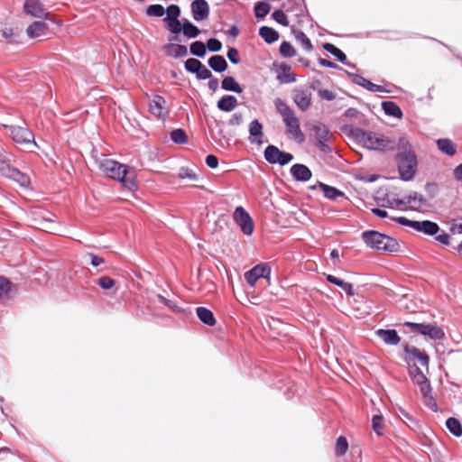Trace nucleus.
<instances>
[{
    "label": "nucleus",
    "mask_w": 462,
    "mask_h": 462,
    "mask_svg": "<svg viewBox=\"0 0 462 462\" xmlns=\"http://www.w3.org/2000/svg\"><path fill=\"white\" fill-rule=\"evenodd\" d=\"M398 171L403 180H411L416 172L417 159L413 152H399L397 154Z\"/></svg>",
    "instance_id": "423d86ee"
},
{
    "label": "nucleus",
    "mask_w": 462,
    "mask_h": 462,
    "mask_svg": "<svg viewBox=\"0 0 462 462\" xmlns=\"http://www.w3.org/2000/svg\"><path fill=\"white\" fill-rule=\"evenodd\" d=\"M327 281L342 288L348 296H353L355 294L353 285L351 283L346 282L331 274L327 276Z\"/></svg>",
    "instance_id": "2f4dec72"
},
{
    "label": "nucleus",
    "mask_w": 462,
    "mask_h": 462,
    "mask_svg": "<svg viewBox=\"0 0 462 462\" xmlns=\"http://www.w3.org/2000/svg\"><path fill=\"white\" fill-rule=\"evenodd\" d=\"M233 217L245 235L250 236L253 234L254 227L253 219L243 207H237L235 209Z\"/></svg>",
    "instance_id": "9b49d317"
},
{
    "label": "nucleus",
    "mask_w": 462,
    "mask_h": 462,
    "mask_svg": "<svg viewBox=\"0 0 462 462\" xmlns=\"http://www.w3.org/2000/svg\"><path fill=\"white\" fill-rule=\"evenodd\" d=\"M324 50L331 53L333 56H335L339 61L345 62L346 60V54L339 50L337 47L331 43H325L323 45Z\"/></svg>",
    "instance_id": "a19ab883"
},
{
    "label": "nucleus",
    "mask_w": 462,
    "mask_h": 462,
    "mask_svg": "<svg viewBox=\"0 0 462 462\" xmlns=\"http://www.w3.org/2000/svg\"><path fill=\"white\" fill-rule=\"evenodd\" d=\"M10 287L11 282L7 279L0 277V298L7 295L10 291Z\"/></svg>",
    "instance_id": "6e6d98bb"
},
{
    "label": "nucleus",
    "mask_w": 462,
    "mask_h": 462,
    "mask_svg": "<svg viewBox=\"0 0 462 462\" xmlns=\"http://www.w3.org/2000/svg\"><path fill=\"white\" fill-rule=\"evenodd\" d=\"M362 238L367 246L376 250L392 253L397 251L399 247L394 238L373 230L363 232Z\"/></svg>",
    "instance_id": "20e7f679"
},
{
    "label": "nucleus",
    "mask_w": 462,
    "mask_h": 462,
    "mask_svg": "<svg viewBox=\"0 0 462 462\" xmlns=\"http://www.w3.org/2000/svg\"><path fill=\"white\" fill-rule=\"evenodd\" d=\"M48 25L43 22H33L26 29V33L29 38L34 39L44 36L48 32Z\"/></svg>",
    "instance_id": "412c9836"
},
{
    "label": "nucleus",
    "mask_w": 462,
    "mask_h": 462,
    "mask_svg": "<svg viewBox=\"0 0 462 462\" xmlns=\"http://www.w3.org/2000/svg\"><path fill=\"white\" fill-rule=\"evenodd\" d=\"M409 374L412 382L416 384L425 382V380L428 379L416 363L409 365Z\"/></svg>",
    "instance_id": "f704fd0d"
},
{
    "label": "nucleus",
    "mask_w": 462,
    "mask_h": 462,
    "mask_svg": "<svg viewBox=\"0 0 462 462\" xmlns=\"http://www.w3.org/2000/svg\"><path fill=\"white\" fill-rule=\"evenodd\" d=\"M274 106L277 112L282 116V121L287 127V132L294 139L303 142L305 137L300 127V121L295 116L294 111L281 98L274 100Z\"/></svg>",
    "instance_id": "f03ea898"
},
{
    "label": "nucleus",
    "mask_w": 462,
    "mask_h": 462,
    "mask_svg": "<svg viewBox=\"0 0 462 462\" xmlns=\"http://www.w3.org/2000/svg\"><path fill=\"white\" fill-rule=\"evenodd\" d=\"M199 319L208 326H213L216 322L214 315L211 310L205 307H199L196 310Z\"/></svg>",
    "instance_id": "7c9ffc66"
},
{
    "label": "nucleus",
    "mask_w": 462,
    "mask_h": 462,
    "mask_svg": "<svg viewBox=\"0 0 462 462\" xmlns=\"http://www.w3.org/2000/svg\"><path fill=\"white\" fill-rule=\"evenodd\" d=\"M319 96L322 99H326L328 101L334 100L336 98V95L334 92L328 90V89H319Z\"/></svg>",
    "instance_id": "69168bd1"
},
{
    "label": "nucleus",
    "mask_w": 462,
    "mask_h": 462,
    "mask_svg": "<svg viewBox=\"0 0 462 462\" xmlns=\"http://www.w3.org/2000/svg\"><path fill=\"white\" fill-rule=\"evenodd\" d=\"M208 66L216 72H224L227 69V62L221 55H214L208 60Z\"/></svg>",
    "instance_id": "a878e982"
},
{
    "label": "nucleus",
    "mask_w": 462,
    "mask_h": 462,
    "mask_svg": "<svg viewBox=\"0 0 462 462\" xmlns=\"http://www.w3.org/2000/svg\"><path fill=\"white\" fill-rule=\"evenodd\" d=\"M280 52L283 57L291 58L296 55V51L288 42H282L280 46Z\"/></svg>",
    "instance_id": "09e8293b"
},
{
    "label": "nucleus",
    "mask_w": 462,
    "mask_h": 462,
    "mask_svg": "<svg viewBox=\"0 0 462 462\" xmlns=\"http://www.w3.org/2000/svg\"><path fill=\"white\" fill-rule=\"evenodd\" d=\"M165 13V9L161 5H151L146 8V14L148 16L162 17Z\"/></svg>",
    "instance_id": "a18cd8bd"
},
{
    "label": "nucleus",
    "mask_w": 462,
    "mask_h": 462,
    "mask_svg": "<svg viewBox=\"0 0 462 462\" xmlns=\"http://www.w3.org/2000/svg\"><path fill=\"white\" fill-rule=\"evenodd\" d=\"M295 39L301 44V46L307 51H310L313 49L312 43L308 36L302 32L298 30H292Z\"/></svg>",
    "instance_id": "4c0bfd02"
},
{
    "label": "nucleus",
    "mask_w": 462,
    "mask_h": 462,
    "mask_svg": "<svg viewBox=\"0 0 462 462\" xmlns=\"http://www.w3.org/2000/svg\"><path fill=\"white\" fill-rule=\"evenodd\" d=\"M221 88L224 89V90H226V91H233L235 93H242L243 92V88L242 87L236 82V80L231 77V76H227V77H225L221 82Z\"/></svg>",
    "instance_id": "bb28decb"
},
{
    "label": "nucleus",
    "mask_w": 462,
    "mask_h": 462,
    "mask_svg": "<svg viewBox=\"0 0 462 462\" xmlns=\"http://www.w3.org/2000/svg\"><path fill=\"white\" fill-rule=\"evenodd\" d=\"M437 146L441 152L448 156H453L457 152L456 143L448 138L439 139L437 141Z\"/></svg>",
    "instance_id": "393cba45"
},
{
    "label": "nucleus",
    "mask_w": 462,
    "mask_h": 462,
    "mask_svg": "<svg viewBox=\"0 0 462 462\" xmlns=\"http://www.w3.org/2000/svg\"><path fill=\"white\" fill-rule=\"evenodd\" d=\"M424 323L420 322H410L406 321L402 324H400L401 330L403 333H412L415 335H420L422 328H423Z\"/></svg>",
    "instance_id": "72a5a7b5"
},
{
    "label": "nucleus",
    "mask_w": 462,
    "mask_h": 462,
    "mask_svg": "<svg viewBox=\"0 0 462 462\" xmlns=\"http://www.w3.org/2000/svg\"><path fill=\"white\" fill-rule=\"evenodd\" d=\"M196 75L199 79H208L212 77L211 71L208 69H207L203 64L201 65V68L199 69Z\"/></svg>",
    "instance_id": "bf43d9fd"
},
{
    "label": "nucleus",
    "mask_w": 462,
    "mask_h": 462,
    "mask_svg": "<svg viewBox=\"0 0 462 462\" xmlns=\"http://www.w3.org/2000/svg\"><path fill=\"white\" fill-rule=\"evenodd\" d=\"M383 420V415H381V414L374 415L372 418L373 430L378 436H381L383 434V431H382L383 430V425H382Z\"/></svg>",
    "instance_id": "3c124183"
},
{
    "label": "nucleus",
    "mask_w": 462,
    "mask_h": 462,
    "mask_svg": "<svg viewBox=\"0 0 462 462\" xmlns=\"http://www.w3.org/2000/svg\"><path fill=\"white\" fill-rule=\"evenodd\" d=\"M319 187L324 193V196L329 199H336L337 197L344 196V193L337 189L328 186L324 183H319Z\"/></svg>",
    "instance_id": "58836bf2"
},
{
    "label": "nucleus",
    "mask_w": 462,
    "mask_h": 462,
    "mask_svg": "<svg viewBox=\"0 0 462 462\" xmlns=\"http://www.w3.org/2000/svg\"><path fill=\"white\" fill-rule=\"evenodd\" d=\"M271 273V270L267 264H257L250 271L245 273V281L251 285L254 286L256 281L260 278H269Z\"/></svg>",
    "instance_id": "ddd939ff"
},
{
    "label": "nucleus",
    "mask_w": 462,
    "mask_h": 462,
    "mask_svg": "<svg viewBox=\"0 0 462 462\" xmlns=\"http://www.w3.org/2000/svg\"><path fill=\"white\" fill-rule=\"evenodd\" d=\"M243 122V115L241 113H236L229 119L228 124L230 125H240Z\"/></svg>",
    "instance_id": "774afa93"
},
{
    "label": "nucleus",
    "mask_w": 462,
    "mask_h": 462,
    "mask_svg": "<svg viewBox=\"0 0 462 462\" xmlns=\"http://www.w3.org/2000/svg\"><path fill=\"white\" fill-rule=\"evenodd\" d=\"M376 336L387 345L395 346L400 343V337L395 329H377Z\"/></svg>",
    "instance_id": "6ab92c4d"
},
{
    "label": "nucleus",
    "mask_w": 462,
    "mask_h": 462,
    "mask_svg": "<svg viewBox=\"0 0 462 462\" xmlns=\"http://www.w3.org/2000/svg\"><path fill=\"white\" fill-rule=\"evenodd\" d=\"M446 427L451 434L455 437L462 436V425L461 422L455 417H449L446 420Z\"/></svg>",
    "instance_id": "473e14b6"
},
{
    "label": "nucleus",
    "mask_w": 462,
    "mask_h": 462,
    "mask_svg": "<svg viewBox=\"0 0 462 462\" xmlns=\"http://www.w3.org/2000/svg\"><path fill=\"white\" fill-rule=\"evenodd\" d=\"M206 51H207V47L200 41L194 42L190 45V53L194 56L204 57L206 54Z\"/></svg>",
    "instance_id": "79ce46f5"
},
{
    "label": "nucleus",
    "mask_w": 462,
    "mask_h": 462,
    "mask_svg": "<svg viewBox=\"0 0 462 462\" xmlns=\"http://www.w3.org/2000/svg\"><path fill=\"white\" fill-rule=\"evenodd\" d=\"M382 107L384 113L388 116H392L395 118H402V112L398 105L393 101H384L382 103Z\"/></svg>",
    "instance_id": "c756f323"
},
{
    "label": "nucleus",
    "mask_w": 462,
    "mask_h": 462,
    "mask_svg": "<svg viewBox=\"0 0 462 462\" xmlns=\"http://www.w3.org/2000/svg\"><path fill=\"white\" fill-rule=\"evenodd\" d=\"M293 101L301 111H306L311 105L312 95L310 91L296 88L293 90Z\"/></svg>",
    "instance_id": "2eb2a0df"
},
{
    "label": "nucleus",
    "mask_w": 462,
    "mask_h": 462,
    "mask_svg": "<svg viewBox=\"0 0 462 462\" xmlns=\"http://www.w3.org/2000/svg\"><path fill=\"white\" fill-rule=\"evenodd\" d=\"M192 17L199 22L207 19L209 15V6L206 0H195L191 3Z\"/></svg>",
    "instance_id": "dca6fc26"
},
{
    "label": "nucleus",
    "mask_w": 462,
    "mask_h": 462,
    "mask_svg": "<svg viewBox=\"0 0 462 462\" xmlns=\"http://www.w3.org/2000/svg\"><path fill=\"white\" fill-rule=\"evenodd\" d=\"M100 171L108 178L119 180L125 188L133 191L137 189L136 174L134 168L104 157L98 160Z\"/></svg>",
    "instance_id": "f257e3e1"
},
{
    "label": "nucleus",
    "mask_w": 462,
    "mask_h": 462,
    "mask_svg": "<svg viewBox=\"0 0 462 462\" xmlns=\"http://www.w3.org/2000/svg\"><path fill=\"white\" fill-rule=\"evenodd\" d=\"M398 149L400 152H412L411 148V144L406 137H400L398 141Z\"/></svg>",
    "instance_id": "680f3d73"
},
{
    "label": "nucleus",
    "mask_w": 462,
    "mask_h": 462,
    "mask_svg": "<svg viewBox=\"0 0 462 462\" xmlns=\"http://www.w3.org/2000/svg\"><path fill=\"white\" fill-rule=\"evenodd\" d=\"M398 204L409 205L412 209H419L427 205V200L422 195L417 192H412L408 196H405L402 199L399 200Z\"/></svg>",
    "instance_id": "f3484780"
},
{
    "label": "nucleus",
    "mask_w": 462,
    "mask_h": 462,
    "mask_svg": "<svg viewBox=\"0 0 462 462\" xmlns=\"http://www.w3.org/2000/svg\"><path fill=\"white\" fill-rule=\"evenodd\" d=\"M420 335L424 336V337H428L429 338H430L432 340H439V339L444 338L445 332L440 327H439L435 324L424 323V326H423Z\"/></svg>",
    "instance_id": "aec40b11"
},
{
    "label": "nucleus",
    "mask_w": 462,
    "mask_h": 462,
    "mask_svg": "<svg viewBox=\"0 0 462 462\" xmlns=\"http://www.w3.org/2000/svg\"><path fill=\"white\" fill-rule=\"evenodd\" d=\"M202 63L194 58L188 59L185 61V69L190 73H197L199 69L201 68Z\"/></svg>",
    "instance_id": "8fccbe9b"
},
{
    "label": "nucleus",
    "mask_w": 462,
    "mask_h": 462,
    "mask_svg": "<svg viewBox=\"0 0 462 462\" xmlns=\"http://www.w3.org/2000/svg\"><path fill=\"white\" fill-rule=\"evenodd\" d=\"M353 81L356 84L360 85V86L364 87L365 88H366V89H368L370 91H373V92L383 91V87L382 86L374 84V83H372L371 81H369L368 79H365L364 77H362L360 75H355L354 78H353Z\"/></svg>",
    "instance_id": "cd10ccee"
},
{
    "label": "nucleus",
    "mask_w": 462,
    "mask_h": 462,
    "mask_svg": "<svg viewBox=\"0 0 462 462\" xmlns=\"http://www.w3.org/2000/svg\"><path fill=\"white\" fill-rule=\"evenodd\" d=\"M148 110L151 115L162 120H165L170 113L165 98L160 95H155L149 100Z\"/></svg>",
    "instance_id": "9d476101"
},
{
    "label": "nucleus",
    "mask_w": 462,
    "mask_h": 462,
    "mask_svg": "<svg viewBox=\"0 0 462 462\" xmlns=\"http://www.w3.org/2000/svg\"><path fill=\"white\" fill-rule=\"evenodd\" d=\"M281 152L274 145H268L264 150V159L272 164H275L280 162Z\"/></svg>",
    "instance_id": "c9c22d12"
},
{
    "label": "nucleus",
    "mask_w": 462,
    "mask_h": 462,
    "mask_svg": "<svg viewBox=\"0 0 462 462\" xmlns=\"http://www.w3.org/2000/svg\"><path fill=\"white\" fill-rule=\"evenodd\" d=\"M237 105L236 97L231 95L223 96L217 103V108L224 112L233 111Z\"/></svg>",
    "instance_id": "b1692460"
},
{
    "label": "nucleus",
    "mask_w": 462,
    "mask_h": 462,
    "mask_svg": "<svg viewBox=\"0 0 462 462\" xmlns=\"http://www.w3.org/2000/svg\"><path fill=\"white\" fill-rule=\"evenodd\" d=\"M353 134L359 143L370 150L385 151L394 148V142L373 132H366L357 128L353 131Z\"/></svg>",
    "instance_id": "7ed1b4c3"
},
{
    "label": "nucleus",
    "mask_w": 462,
    "mask_h": 462,
    "mask_svg": "<svg viewBox=\"0 0 462 462\" xmlns=\"http://www.w3.org/2000/svg\"><path fill=\"white\" fill-rule=\"evenodd\" d=\"M206 47L210 51H214V52H217V51H219L222 48V43L217 40V39H215V38H211L207 42V45Z\"/></svg>",
    "instance_id": "4d7b16f0"
},
{
    "label": "nucleus",
    "mask_w": 462,
    "mask_h": 462,
    "mask_svg": "<svg viewBox=\"0 0 462 462\" xmlns=\"http://www.w3.org/2000/svg\"><path fill=\"white\" fill-rule=\"evenodd\" d=\"M393 219L402 226L412 227L416 231L421 232V233H423L425 235H429V236H434L439 230V225L437 223L430 221V220L413 221V220H410L404 217H395Z\"/></svg>",
    "instance_id": "0eeeda50"
},
{
    "label": "nucleus",
    "mask_w": 462,
    "mask_h": 462,
    "mask_svg": "<svg viewBox=\"0 0 462 462\" xmlns=\"http://www.w3.org/2000/svg\"><path fill=\"white\" fill-rule=\"evenodd\" d=\"M348 449L347 439L344 436H340L337 439L336 442V454L337 456H343Z\"/></svg>",
    "instance_id": "37998d69"
},
{
    "label": "nucleus",
    "mask_w": 462,
    "mask_h": 462,
    "mask_svg": "<svg viewBox=\"0 0 462 462\" xmlns=\"http://www.w3.org/2000/svg\"><path fill=\"white\" fill-rule=\"evenodd\" d=\"M23 12L32 17L45 20L49 19L51 14L40 0H25Z\"/></svg>",
    "instance_id": "f8f14e48"
},
{
    "label": "nucleus",
    "mask_w": 462,
    "mask_h": 462,
    "mask_svg": "<svg viewBox=\"0 0 462 462\" xmlns=\"http://www.w3.org/2000/svg\"><path fill=\"white\" fill-rule=\"evenodd\" d=\"M417 385L420 386V391L423 399L432 402L431 386L429 379L425 380V382H421L420 383H417Z\"/></svg>",
    "instance_id": "c03bdc74"
},
{
    "label": "nucleus",
    "mask_w": 462,
    "mask_h": 462,
    "mask_svg": "<svg viewBox=\"0 0 462 462\" xmlns=\"http://www.w3.org/2000/svg\"><path fill=\"white\" fill-rule=\"evenodd\" d=\"M179 177L180 179H189L192 180H196L198 179L197 175L188 168H180Z\"/></svg>",
    "instance_id": "13d9d810"
},
{
    "label": "nucleus",
    "mask_w": 462,
    "mask_h": 462,
    "mask_svg": "<svg viewBox=\"0 0 462 462\" xmlns=\"http://www.w3.org/2000/svg\"><path fill=\"white\" fill-rule=\"evenodd\" d=\"M12 157L11 153L0 149V171L2 175L18 182L22 187H27L30 184V177L10 166Z\"/></svg>",
    "instance_id": "39448f33"
},
{
    "label": "nucleus",
    "mask_w": 462,
    "mask_h": 462,
    "mask_svg": "<svg viewBox=\"0 0 462 462\" xmlns=\"http://www.w3.org/2000/svg\"><path fill=\"white\" fill-rule=\"evenodd\" d=\"M97 283L103 290H110L115 286L116 281L109 276H102L97 281Z\"/></svg>",
    "instance_id": "603ef678"
},
{
    "label": "nucleus",
    "mask_w": 462,
    "mask_h": 462,
    "mask_svg": "<svg viewBox=\"0 0 462 462\" xmlns=\"http://www.w3.org/2000/svg\"><path fill=\"white\" fill-rule=\"evenodd\" d=\"M259 35L269 44L279 39L278 32L268 26L261 27L259 30Z\"/></svg>",
    "instance_id": "c85d7f7f"
},
{
    "label": "nucleus",
    "mask_w": 462,
    "mask_h": 462,
    "mask_svg": "<svg viewBox=\"0 0 462 462\" xmlns=\"http://www.w3.org/2000/svg\"><path fill=\"white\" fill-rule=\"evenodd\" d=\"M404 351L408 365L417 364L418 362L420 365L428 368L430 358L426 353L420 352L419 348H404Z\"/></svg>",
    "instance_id": "4468645a"
},
{
    "label": "nucleus",
    "mask_w": 462,
    "mask_h": 462,
    "mask_svg": "<svg viewBox=\"0 0 462 462\" xmlns=\"http://www.w3.org/2000/svg\"><path fill=\"white\" fill-rule=\"evenodd\" d=\"M291 173L299 181H307L311 178L310 170L304 164H294L291 168Z\"/></svg>",
    "instance_id": "4be33fe9"
},
{
    "label": "nucleus",
    "mask_w": 462,
    "mask_h": 462,
    "mask_svg": "<svg viewBox=\"0 0 462 462\" xmlns=\"http://www.w3.org/2000/svg\"><path fill=\"white\" fill-rule=\"evenodd\" d=\"M272 17L274 21L283 26L289 25L288 18L282 10H275L272 14Z\"/></svg>",
    "instance_id": "864d4df0"
},
{
    "label": "nucleus",
    "mask_w": 462,
    "mask_h": 462,
    "mask_svg": "<svg viewBox=\"0 0 462 462\" xmlns=\"http://www.w3.org/2000/svg\"><path fill=\"white\" fill-rule=\"evenodd\" d=\"M40 217L42 219V223H40L42 225V228L46 229L50 233H54L55 230L51 226L52 224V221L49 217H47L45 216H40Z\"/></svg>",
    "instance_id": "0e129e2a"
},
{
    "label": "nucleus",
    "mask_w": 462,
    "mask_h": 462,
    "mask_svg": "<svg viewBox=\"0 0 462 462\" xmlns=\"http://www.w3.org/2000/svg\"><path fill=\"white\" fill-rule=\"evenodd\" d=\"M250 142L258 145L263 144V125L257 120H253L249 125Z\"/></svg>",
    "instance_id": "a211bd4d"
},
{
    "label": "nucleus",
    "mask_w": 462,
    "mask_h": 462,
    "mask_svg": "<svg viewBox=\"0 0 462 462\" xmlns=\"http://www.w3.org/2000/svg\"><path fill=\"white\" fill-rule=\"evenodd\" d=\"M166 54L175 59L182 58L188 55V49L185 45L168 43L163 46Z\"/></svg>",
    "instance_id": "5701e85b"
},
{
    "label": "nucleus",
    "mask_w": 462,
    "mask_h": 462,
    "mask_svg": "<svg viewBox=\"0 0 462 462\" xmlns=\"http://www.w3.org/2000/svg\"><path fill=\"white\" fill-rule=\"evenodd\" d=\"M171 139L177 144H185L188 143V135L181 128L172 130L171 133Z\"/></svg>",
    "instance_id": "ea45409f"
},
{
    "label": "nucleus",
    "mask_w": 462,
    "mask_h": 462,
    "mask_svg": "<svg viewBox=\"0 0 462 462\" xmlns=\"http://www.w3.org/2000/svg\"><path fill=\"white\" fill-rule=\"evenodd\" d=\"M10 134L13 140L18 144H32L38 147L34 141V134L27 127L14 125L10 127Z\"/></svg>",
    "instance_id": "1a4fd4ad"
},
{
    "label": "nucleus",
    "mask_w": 462,
    "mask_h": 462,
    "mask_svg": "<svg viewBox=\"0 0 462 462\" xmlns=\"http://www.w3.org/2000/svg\"><path fill=\"white\" fill-rule=\"evenodd\" d=\"M312 131L314 133L315 139L317 140L318 148L323 152H329L331 148L328 145L332 138V134L329 132L328 127L321 124L317 123L312 125Z\"/></svg>",
    "instance_id": "6e6552de"
},
{
    "label": "nucleus",
    "mask_w": 462,
    "mask_h": 462,
    "mask_svg": "<svg viewBox=\"0 0 462 462\" xmlns=\"http://www.w3.org/2000/svg\"><path fill=\"white\" fill-rule=\"evenodd\" d=\"M87 256L90 259V263L94 267L99 266L100 264H102L105 262L102 257L96 255L92 253H88L87 254Z\"/></svg>",
    "instance_id": "338daca9"
},
{
    "label": "nucleus",
    "mask_w": 462,
    "mask_h": 462,
    "mask_svg": "<svg viewBox=\"0 0 462 462\" xmlns=\"http://www.w3.org/2000/svg\"><path fill=\"white\" fill-rule=\"evenodd\" d=\"M182 32L184 36L191 39L198 37L200 33V30L189 21L185 20L182 25Z\"/></svg>",
    "instance_id": "e433bc0d"
},
{
    "label": "nucleus",
    "mask_w": 462,
    "mask_h": 462,
    "mask_svg": "<svg viewBox=\"0 0 462 462\" xmlns=\"http://www.w3.org/2000/svg\"><path fill=\"white\" fill-rule=\"evenodd\" d=\"M277 78L282 83H291L296 80L295 75L290 71L283 72L282 75H279Z\"/></svg>",
    "instance_id": "e2e57ef3"
},
{
    "label": "nucleus",
    "mask_w": 462,
    "mask_h": 462,
    "mask_svg": "<svg viewBox=\"0 0 462 462\" xmlns=\"http://www.w3.org/2000/svg\"><path fill=\"white\" fill-rule=\"evenodd\" d=\"M164 22L167 23V28L171 33L179 34L180 32H182L183 23H181L179 19H172Z\"/></svg>",
    "instance_id": "de8ad7c7"
},
{
    "label": "nucleus",
    "mask_w": 462,
    "mask_h": 462,
    "mask_svg": "<svg viewBox=\"0 0 462 462\" xmlns=\"http://www.w3.org/2000/svg\"><path fill=\"white\" fill-rule=\"evenodd\" d=\"M227 58L233 64L240 62L239 52L236 48H230L227 51Z\"/></svg>",
    "instance_id": "052dcab7"
},
{
    "label": "nucleus",
    "mask_w": 462,
    "mask_h": 462,
    "mask_svg": "<svg viewBox=\"0 0 462 462\" xmlns=\"http://www.w3.org/2000/svg\"><path fill=\"white\" fill-rule=\"evenodd\" d=\"M167 17L164 18L163 21H168V20H175V19H178L179 16L180 15V9L178 5H171L170 6H168L167 8Z\"/></svg>",
    "instance_id": "5fc2aeb1"
},
{
    "label": "nucleus",
    "mask_w": 462,
    "mask_h": 462,
    "mask_svg": "<svg viewBox=\"0 0 462 462\" xmlns=\"http://www.w3.org/2000/svg\"><path fill=\"white\" fill-rule=\"evenodd\" d=\"M270 11V5L264 2H259L254 6V14L257 18H263Z\"/></svg>",
    "instance_id": "49530a36"
}]
</instances>
